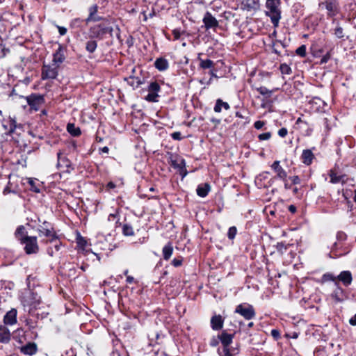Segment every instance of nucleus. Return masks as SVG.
<instances>
[{
    "label": "nucleus",
    "mask_w": 356,
    "mask_h": 356,
    "mask_svg": "<svg viewBox=\"0 0 356 356\" xmlns=\"http://www.w3.org/2000/svg\"><path fill=\"white\" fill-rule=\"evenodd\" d=\"M281 0H266L265 15L270 17L271 23L275 28L279 26L281 14Z\"/></svg>",
    "instance_id": "nucleus-1"
},
{
    "label": "nucleus",
    "mask_w": 356,
    "mask_h": 356,
    "mask_svg": "<svg viewBox=\"0 0 356 356\" xmlns=\"http://www.w3.org/2000/svg\"><path fill=\"white\" fill-rule=\"evenodd\" d=\"M35 229L38 232L40 237L45 236L49 238L48 240L43 241L44 243H52L54 241L57 239V234L54 230V227L47 220H43L42 224H40L38 225V227H35Z\"/></svg>",
    "instance_id": "nucleus-2"
},
{
    "label": "nucleus",
    "mask_w": 356,
    "mask_h": 356,
    "mask_svg": "<svg viewBox=\"0 0 356 356\" xmlns=\"http://www.w3.org/2000/svg\"><path fill=\"white\" fill-rule=\"evenodd\" d=\"M113 29L106 22L91 26L89 29V37L91 39L96 38L103 40L106 34L108 33L113 36Z\"/></svg>",
    "instance_id": "nucleus-3"
},
{
    "label": "nucleus",
    "mask_w": 356,
    "mask_h": 356,
    "mask_svg": "<svg viewBox=\"0 0 356 356\" xmlns=\"http://www.w3.org/2000/svg\"><path fill=\"white\" fill-rule=\"evenodd\" d=\"M24 245V250L26 254H35L39 252V245L38 243V238L35 236H29L22 239L20 242Z\"/></svg>",
    "instance_id": "nucleus-4"
},
{
    "label": "nucleus",
    "mask_w": 356,
    "mask_h": 356,
    "mask_svg": "<svg viewBox=\"0 0 356 356\" xmlns=\"http://www.w3.org/2000/svg\"><path fill=\"white\" fill-rule=\"evenodd\" d=\"M0 122L1 126V129H0V131H3L6 134L13 135L16 134L18 135L19 134L17 131L18 129H22V127L20 126H17L15 120L11 117H8L6 118H3Z\"/></svg>",
    "instance_id": "nucleus-5"
},
{
    "label": "nucleus",
    "mask_w": 356,
    "mask_h": 356,
    "mask_svg": "<svg viewBox=\"0 0 356 356\" xmlns=\"http://www.w3.org/2000/svg\"><path fill=\"white\" fill-rule=\"evenodd\" d=\"M24 98L28 105L30 106L31 110L35 111H39L45 103L44 96L36 93H33Z\"/></svg>",
    "instance_id": "nucleus-6"
},
{
    "label": "nucleus",
    "mask_w": 356,
    "mask_h": 356,
    "mask_svg": "<svg viewBox=\"0 0 356 356\" xmlns=\"http://www.w3.org/2000/svg\"><path fill=\"white\" fill-rule=\"evenodd\" d=\"M235 313L239 314L246 320L254 318L256 314L253 306L247 303L237 305Z\"/></svg>",
    "instance_id": "nucleus-7"
},
{
    "label": "nucleus",
    "mask_w": 356,
    "mask_h": 356,
    "mask_svg": "<svg viewBox=\"0 0 356 356\" xmlns=\"http://www.w3.org/2000/svg\"><path fill=\"white\" fill-rule=\"evenodd\" d=\"M58 66L52 63L51 65H43L42 68V79H54L58 75Z\"/></svg>",
    "instance_id": "nucleus-8"
},
{
    "label": "nucleus",
    "mask_w": 356,
    "mask_h": 356,
    "mask_svg": "<svg viewBox=\"0 0 356 356\" xmlns=\"http://www.w3.org/2000/svg\"><path fill=\"white\" fill-rule=\"evenodd\" d=\"M329 176L330 177V182L336 184L341 183L345 184L348 181V177L346 174L339 172L336 168L330 170Z\"/></svg>",
    "instance_id": "nucleus-9"
},
{
    "label": "nucleus",
    "mask_w": 356,
    "mask_h": 356,
    "mask_svg": "<svg viewBox=\"0 0 356 356\" xmlns=\"http://www.w3.org/2000/svg\"><path fill=\"white\" fill-rule=\"evenodd\" d=\"M24 307H29V310L35 309L40 303V298L37 294L30 293L22 301Z\"/></svg>",
    "instance_id": "nucleus-10"
},
{
    "label": "nucleus",
    "mask_w": 356,
    "mask_h": 356,
    "mask_svg": "<svg viewBox=\"0 0 356 356\" xmlns=\"http://www.w3.org/2000/svg\"><path fill=\"white\" fill-rule=\"evenodd\" d=\"M324 6L327 10L328 17H334L339 12V8L337 3L334 0H326L324 2L319 3V6Z\"/></svg>",
    "instance_id": "nucleus-11"
},
{
    "label": "nucleus",
    "mask_w": 356,
    "mask_h": 356,
    "mask_svg": "<svg viewBox=\"0 0 356 356\" xmlns=\"http://www.w3.org/2000/svg\"><path fill=\"white\" fill-rule=\"evenodd\" d=\"M98 9L99 6L97 4H94L88 8V16L85 19L86 24L104 19L102 17L97 15Z\"/></svg>",
    "instance_id": "nucleus-12"
},
{
    "label": "nucleus",
    "mask_w": 356,
    "mask_h": 356,
    "mask_svg": "<svg viewBox=\"0 0 356 356\" xmlns=\"http://www.w3.org/2000/svg\"><path fill=\"white\" fill-rule=\"evenodd\" d=\"M202 22L207 30L217 28L219 25L218 21L209 12L204 14Z\"/></svg>",
    "instance_id": "nucleus-13"
},
{
    "label": "nucleus",
    "mask_w": 356,
    "mask_h": 356,
    "mask_svg": "<svg viewBox=\"0 0 356 356\" xmlns=\"http://www.w3.org/2000/svg\"><path fill=\"white\" fill-rule=\"evenodd\" d=\"M65 49L61 45H58V48L53 54L52 62L54 65H59L64 62L65 59Z\"/></svg>",
    "instance_id": "nucleus-14"
},
{
    "label": "nucleus",
    "mask_w": 356,
    "mask_h": 356,
    "mask_svg": "<svg viewBox=\"0 0 356 356\" xmlns=\"http://www.w3.org/2000/svg\"><path fill=\"white\" fill-rule=\"evenodd\" d=\"M241 6L244 10L255 11L260 7L259 0H243Z\"/></svg>",
    "instance_id": "nucleus-15"
},
{
    "label": "nucleus",
    "mask_w": 356,
    "mask_h": 356,
    "mask_svg": "<svg viewBox=\"0 0 356 356\" xmlns=\"http://www.w3.org/2000/svg\"><path fill=\"white\" fill-rule=\"evenodd\" d=\"M57 168L60 170L63 168H66V171H67L68 168H70L71 166L70 161L66 156H64L61 152H58L57 153Z\"/></svg>",
    "instance_id": "nucleus-16"
},
{
    "label": "nucleus",
    "mask_w": 356,
    "mask_h": 356,
    "mask_svg": "<svg viewBox=\"0 0 356 356\" xmlns=\"http://www.w3.org/2000/svg\"><path fill=\"white\" fill-rule=\"evenodd\" d=\"M271 168L276 172L277 177L282 179V181H285L287 173L286 170L280 165L279 161H275L271 165Z\"/></svg>",
    "instance_id": "nucleus-17"
},
{
    "label": "nucleus",
    "mask_w": 356,
    "mask_h": 356,
    "mask_svg": "<svg viewBox=\"0 0 356 356\" xmlns=\"http://www.w3.org/2000/svg\"><path fill=\"white\" fill-rule=\"evenodd\" d=\"M337 279L341 281L346 286L350 285L353 281L352 274L349 270H344L341 272L340 274L337 277Z\"/></svg>",
    "instance_id": "nucleus-18"
},
{
    "label": "nucleus",
    "mask_w": 356,
    "mask_h": 356,
    "mask_svg": "<svg viewBox=\"0 0 356 356\" xmlns=\"http://www.w3.org/2000/svg\"><path fill=\"white\" fill-rule=\"evenodd\" d=\"M3 322L6 325H13L17 323V310L12 309L8 311L3 318Z\"/></svg>",
    "instance_id": "nucleus-19"
},
{
    "label": "nucleus",
    "mask_w": 356,
    "mask_h": 356,
    "mask_svg": "<svg viewBox=\"0 0 356 356\" xmlns=\"http://www.w3.org/2000/svg\"><path fill=\"white\" fill-rule=\"evenodd\" d=\"M10 330L5 326L0 325V343H7L10 340Z\"/></svg>",
    "instance_id": "nucleus-20"
},
{
    "label": "nucleus",
    "mask_w": 356,
    "mask_h": 356,
    "mask_svg": "<svg viewBox=\"0 0 356 356\" xmlns=\"http://www.w3.org/2000/svg\"><path fill=\"white\" fill-rule=\"evenodd\" d=\"M224 320L220 315H215L211 319V326L214 330H220L222 328Z\"/></svg>",
    "instance_id": "nucleus-21"
},
{
    "label": "nucleus",
    "mask_w": 356,
    "mask_h": 356,
    "mask_svg": "<svg viewBox=\"0 0 356 356\" xmlns=\"http://www.w3.org/2000/svg\"><path fill=\"white\" fill-rule=\"evenodd\" d=\"M314 159V155L311 149L303 150L301 155V160L304 164L309 165L312 163Z\"/></svg>",
    "instance_id": "nucleus-22"
},
{
    "label": "nucleus",
    "mask_w": 356,
    "mask_h": 356,
    "mask_svg": "<svg viewBox=\"0 0 356 356\" xmlns=\"http://www.w3.org/2000/svg\"><path fill=\"white\" fill-rule=\"evenodd\" d=\"M337 288L331 294V297L335 302H339L343 300V290L339 286V282H336Z\"/></svg>",
    "instance_id": "nucleus-23"
},
{
    "label": "nucleus",
    "mask_w": 356,
    "mask_h": 356,
    "mask_svg": "<svg viewBox=\"0 0 356 356\" xmlns=\"http://www.w3.org/2000/svg\"><path fill=\"white\" fill-rule=\"evenodd\" d=\"M154 66L159 71H165L169 67V63L167 59L160 57L156 59Z\"/></svg>",
    "instance_id": "nucleus-24"
},
{
    "label": "nucleus",
    "mask_w": 356,
    "mask_h": 356,
    "mask_svg": "<svg viewBox=\"0 0 356 356\" xmlns=\"http://www.w3.org/2000/svg\"><path fill=\"white\" fill-rule=\"evenodd\" d=\"M38 348L35 343H29L24 346L22 347L21 352L24 355H33L36 353Z\"/></svg>",
    "instance_id": "nucleus-25"
},
{
    "label": "nucleus",
    "mask_w": 356,
    "mask_h": 356,
    "mask_svg": "<svg viewBox=\"0 0 356 356\" xmlns=\"http://www.w3.org/2000/svg\"><path fill=\"white\" fill-rule=\"evenodd\" d=\"M233 337V334H228L225 332H222V334L218 336L219 339L220 340L224 348H228V346L232 342Z\"/></svg>",
    "instance_id": "nucleus-26"
},
{
    "label": "nucleus",
    "mask_w": 356,
    "mask_h": 356,
    "mask_svg": "<svg viewBox=\"0 0 356 356\" xmlns=\"http://www.w3.org/2000/svg\"><path fill=\"white\" fill-rule=\"evenodd\" d=\"M211 186L207 183L200 184L196 190L197 194L198 196L201 197H204L208 195V193L209 192Z\"/></svg>",
    "instance_id": "nucleus-27"
},
{
    "label": "nucleus",
    "mask_w": 356,
    "mask_h": 356,
    "mask_svg": "<svg viewBox=\"0 0 356 356\" xmlns=\"http://www.w3.org/2000/svg\"><path fill=\"white\" fill-rule=\"evenodd\" d=\"M14 234L15 238L19 241V243L22 241V238L29 236L27 235L26 229L24 225L18 226Z\"/></svg>",
    "instance_id": "nucleus-28"
},
{
    "label": "nucleus",
    "mask_w": 356,
    "mask_h": 356,
    "mask_svg": "<svg viewBox=\"0 0 356 356\" xmlns=\"http://www.w3.org/2000/svg\"><path fill=\"white\" fill-rule=\"evenodd\" d=\"M222 108L225 110H229L230 108V106L227 102H223L221 99H218L213 108L214 111L220 113Z\"/></svg>",
    "instance_id": "nucleus-29"
},
{
    "label": "nucleus",
    "mask_w": 356,
    "mask_h": 356,
    "mask_svg": "<svg viewBox=\"0 0 356 356\" xmlns=\"http://www.w3.org/2000/svg\"><path fill=\"white\" fill-rule=\"evenodd\" d=\"M163 259L166 261L169 260L173 253V247L170 243L165 245L162 250Z\"/></svg>",
    "instance_id": "nucleus-30"
},
{
    "label": "nucleus",
    "mask_w": 356,
    "mask_h": 356,
    "mask_svg": "<svg viewBox=\"0 0 356 356\" xmlns=\"http://www.w3.org/2000/svg\"><path fill=\"white\" fill-rule=\"evenodd\" d=\"M256 90L263 96H264L266 98H268L271 97L273 92L278 90L277 88H273L272 90L268 89L266 87L261 86L259 88H257Z\"/></svg>",
    "instance_id": "nucleus-31"
},
{
    "label": "nucleus",
    "mask_w": 356,
    "mask_h": 356,
    "mask_svg": "<svg viewBox=\"0 0 356 356\" xmlns=\"http://www.w3.org/2000/svg\"><path fill=\"white\" fill-rule=\"evenodd\" d=\"M67 130L72 136L76 137L81 134V130L79 127H76L75 124L72 123H69L67 124Z\"/></svg>",
    "instance_id": "nucleus-32"
},
{
    "label": "nucleus",
    "mask_w": 356,
    "mask_h": 356,
    "mask_svg": "<svg viewBox=\"0 0 356 356\" xmlns=\"http://www.w3.org/2000/svg\"><path fill=\"white\" fill-rule=\"evenodd\" d=\"M200 66L202 69H210V68H213L214 67L213 61L210 59H206V60L200 59Z\"/></svg>",
    "instance_id": "nucleus-33"
},
{
    "label": "nucleus",
    "mask_w": 356,
    "mask_h": 356,
    "mask_svg": "<svg viewBox=\"0 0 356 356\" xmlns=\"http://www.w3.org/2000/svg\"><path fill=\"white\" fill-rule=\"evenodd\" d=\"M97 47V43L95 40H88L86 44V49L89 53H93L95 51Z\"/></svg>",
    "instance_id": "nucleus-34"
},
{
    "label": "nucleus",
    "mask_w": 356,
    "mask_h": 356,
    "mask_svg": "<svg viewBox=\"0 0 356 356\" xmlns=\"http://www.w3.org/2000/svg\"><path fill=\"white\" fill-rule=\"evenodd\" d=\"M160 90V86L156 81L151 82L148 86V92L158 94Z\"/></svg>",
    "instance_id": "nucleus-35"
},
{
    "label": "nucleus",
    "mask_w": 356,
    "mask_h": 356,
    "mask_svg": "<svg viewBox=\"0 0 356 356\" xmlns=\"http://www.w3.org/2000/svg\"><path fill=\"white\" fill-rule=\"evenodd\" d=\"M336 280L337 277H335L333 274L330 273H327L323 275L321 277V283H325L329 281H333L336 282Z\"/></svg>",
    "instance_id": "nucleus-36"
},
{
    "label": "nucleus",
    "mask_w": 356,
    "mask_h": 356,
    "mask_svg": "<svg viewBox=\"0 0 356 356\" xmlns=\"http://www.w3.org/2000/svg\"><path fill=\"white\" fill-rule=\"evenodd\" d=\"M122 232L125 236H133L134 234L133 227L129 224H124L123 225Z\"/></svg>",
    "instance_id": "nucleus-37"
},
{
    "label": "nucleus",
    "mask_w": 356,
    "mask_h": 356,
    "mask_svg": "<svg viewBox=\"0 0 356 356\" xmlns=\"http://www.w3.org/2000/svg\"><path fill=\"white\" fill-rule=\"evenodd\" d=\"M76 240L77 246L81 249H84V248L87 243V241H86V239L79 234L76 236Z\"/></svg>",
    "instance_id": "nucleus-38"
},
{
    "label": "nucleus",
    "mask_w": 356,
    "mask_h": 356,
    "mask_svg": "<svg viewBox=\"0 0 356 356\" xmlns=\"http://www.w3.org/2000/svg\"><path fill=\"white\" fill-rule=\"evenodd\" d=\"M17 193L16 190L13 188V185L10 183V181H9L7 186L4 188V189L3 191V194L4 195H6L9 193Z\"/></svg>",
    "instance_id": "nucleus-39"
},
{
    "label": "nucleus",
    "mask_w": 356,
    "mask_h": 356,
    "mask_svg": "<svg viewBox=\"0 0 356 356\" xmlns=\"http://www.w3.org/2000/svg\"><path fill=\"white\" fill-rule=\"evenodd\" d=\"M280 70L282 74H290L292 72L291 68L286 63L281 64Z\"/></svg>",
    "instance_id": "nucleus-40"
},
{
    "label": "nucleus",
    "mask_w": 356,
    "mask_h": 356,
    "mask_svg": "<svg viewBox=\"0 0 356 356\" xmlns=\"http://www.w3.org/2000/svg\"><path fill=\"white\" fill-rule=\"evenodd\" d=\"M28 221L29 222L26 224L27 226L30 227L33 229H35L37 222L38 223V225H40V224H42V222L39 217H37V219H35V220H33V219L29 220L28 219Z\"/></svg>",
    "instance_id": "nucleus-41"
},
{
    "label": "nucleus",
    "mask_w": 356,
    "mask_h": 356,
    "mask_svg": "<svg viewBox=\"0 0 356 356\" xmlns=\"http://www.w3.org/2000/svg\"><path fill=\"white\" fill-rule=\"evenodd\" d=\"M158 97H159L158 94L149 92V93L147 94V95L145 97V100H147L149 102H157Z\"/></svg>",
    "instance_id": "nucleus-42"
},
{
    "label": "nucleus",
    "mask_w": 356,
    "mask_h": 356,
    "mask_svg": "<svg viewBox=\"0 0 356 356\" xmlns=\"http://www.w3.org/2000/svg\"><path fill=\"white\" fill-rule=\"evenodd\" d=\"M28 183L31 186V190L35 192L39 193L40 188L35 185V181L32 178L28 179Z\"/></svg>",
    "instance_id": "nucleus-43"
},
{
    "label": "nucleus",
    "mask_w": 356,
    "mask_h": 356,
    "mask_svg": "<svg viewBox=\"0 0 356 356\" xmlns=\"http://www.w3.org/2000/svg\"><path fill=\"white\" fill-rule=\"evenodd\" d=\"M237 233L236 227L233 226L229 228L228 232H227V236L229 239L232 240L235 238L236 234Z\"/></svg>",
    "instance_id": "nucleus-44"
},
{
    "label": "nucleus",
    "mask_w": 356,
    "mask_h": 356,
    "mask_svg": "<svg viewBox=\"0 0 356 356\" xmlns=\"http://www.w3.org/2000/svg\"><path fill=\"white\" fill-rule=\"evenodd\" d=\"M334 34L337 38H342L344 36L343 29L341 26H338L335 28Z\"/></svg>",
    "instance_id": "nucleus-45"
},
{
    "label": "nucleus",
    "mask_w": 356,
    "mask_h": 356,
    "mask_svg": "<svg viewBox=\"0 0 356 356\" xmlns=\"http://www.w3.org/2000/svg\"><path fill=\"white\" fill-rule=\"evenodd\" d=\"M296 53L301 56V57H305L306 56V47L305 45H301L300 47H299L296 51Z\"/></svg>",
    "instance_id": "nucleus-46"
},
{
    "label": "nucleus",
    "mask_w": 356,
    "mask_h": 356,
    "mask_svg": "<svg viewBox=\"0 0 356 356\" xmlns=\"http://www.w3.org/2000/svg\"><path fill=\"white\" fill-rule=\"evenodd\" d=\"M270 137H271L270 132L261 134L258 136V138L260 140H269L270 138Z\"/></svg>",
    "instance_id": "nucleus-47"
},
{
    "label": "nucleus",
    "mask_w": 356,
    "mask_h": 356,
    "mask_svg": "<svg viewBox=\"0 0 356 356\" xmlns=\"http://www.w3.org/2000/svg\"><path fill=\"white\" fill-rule=\"evenodd\" d=\"M182 261H183L182 258H181V259L175 258V259H173V260L172 261V264L175 267H179V266H181V264H182Z\"/></svg>",
    "instance_id": "nucleus-48"
},
{
    "label": "nucleus",
    "mask_w": 356,
    "mask_h": 356,
    "mask_svg": "<svg viewBox=\"0 0 356 356\" xmlns=\"http://www.w3.org/2000/svg\"><path fill=\"white\" fill-rule=\"evenodd\" d=\"M310 104H318L319 106H321V104H324V102L318 98V97H314L311 101H310Z\"/></svg>",
    "instance_id": "nucleus-49"
},
{
    "label": "nucleus",
    "mask_w": 356,
    "mask_h": 356,
    "mask_svg": "<svg viewBox=\"0 0 356 356\" xmlns=\"http://www.w3.org/2000/svg\"><path fill=\"white\" fill-rule=\"evenodd\" d=\"M271 336L275 339H280V332L277 329H273L271 330Z\"/></svg>",
    "instance_id": "nucleus-50"
},
{
    "label": "nucleus",
    "mask_w": 356,
    "mask_h": 356,
    "mask_svg": "<svg viewBox=\"0 0 356 356\" xmlns=\"http://www.w3.org/2000/svg\"><path fill=\"white\" fill-rule=\"evenodd\" d=\"M83 21L80 18H75L72 20L71 26H79Z\"/></svg>",
    "instance_id": "nucleus-51"
},
{
    "label": "nucleus",
    "mask_w": 356,
    "mask_h": 356,
    "mask_svg": "<svg viewBox=\"0 0 356 356\" xmlns=\"http://www.w3.org/2000/svg\"><path fill=\"white\" fill-rule=\"evenodd\" d=\"M172 35L174 36L175 40H179L181 35V32L179 29H174L172 31Z\"/></svg>",
    "instance_id": "nucleus-52"
},
{
    "label": "nucleus",
    "mask_w": 356,
    "mask_h": 356,
    "mask_svg": "<svg viewBox=\"0 0 356 356\" xmlns=\"http://www.w3.org/2000/svg\"><path fill=\"white\" fill-rule=\"evenodd\" d=\"M288 134V131L286 128L283 127V128H281L279 131H278V135L282 137V138H284Z\"/></svg>",
    "instance_id": "nucleus-53"
},
{
    "label": "nucleus",
    "mask_w": 356,
    "mask_h": 356,
    "mask_svg": "<svg viewBox=\"0 0 356 356\" xmlns=\"http://www.w3.org/2000/svg\"><path fill=\"white\" fill-rule=\"evenodd\" d=\"M111 356H128L125 353H120L118 350H113Z\"/></svg>",
    "instance_id": "nucleus-54"
},
{
    "label": "nucleus",
    "mask_w": 356,
    "mask_h": 356,
    "mask_svg": "<svg viewBox=\"0 0 356 356\" xmlns=\"http://www.w3.org/2000/svg\"><path fill=\"white\" fill-rule=\"evenodd\" d=\"M265 124L264 122L263 121H256L254 124V127L256 129H260L263 127V126Z\"/></svg>",
    "instance_id": "nucleus-55"
},
{
    "label": "nucleus",
    "mask_w": 356,
    "mask_h": 356,
    "mask_svg": "<svg viewBox=\"0 0 356 356\" xmlns=\"http://www.w3.org/2000/svg\"><path fill=\"white\" fill-rule=\"evenodd\" d=\"M172 136V138L174 139V140H181L182 137H181V134L180 132L179 131H177V132H174L171 134Z\"/></svg>",
    "instance_id": "nucleus-56"
},
{
    "label": "nucleus",
    "mask_w": 356,
    "mask_h": 356,
    "mask_svg": "<svg viewBox=\"0 0 356 356\" xmlns=\"http://www.w3.org/2000/svg\"><path fill=\"white\" fill-rule=\"evenodd\" d=\"M293 184H299L300 183V179L298 176H293L289 177Z\"/></svg>",
    "instance_id": "nucleus-57"
},
{
    "label": "nucleus",
    "mask_w": 356,
    "mask_h": 356,
    "mask_svg": "<svg viewBox=\"0 0 356 356\" xmlns=\"http://www.w3.org/2000/svg\"><path fill=\"white\" fill-rule=\"evenodd\" d=\"M59 34L60 35H64L67 33V29L63 26H57Z\"/></svg>",
    "instance_id": "nucleus-58"
},
{
    "label": "nucleus",
    "mask_w": 356,
    "mask_h": 356,
    "mask_svg": "<svg viewBox=\"0 0 356 356\" xmlns=\"http://www.w3.org/2000/svg\"><path fill=\"white\" fill-rule=\"evenodd\" d=\"M53 242H56V244L54 245V249L56 252L60 250V248L61 246V243L58 241V238L56 241H54Z\"/></svg>",
    "instance_id": "nucleus-59"
},
{
    "label": "nucleus",
    "mask_w": 356,
    "mask_h": 356,
    "mask_svg": "<svg viewBox=\"0 0 356 356\" xmlns=\"http://www.w3.org/2000/svg\"><path fill=\"white\" fill-rule=\"evenodd\" d=\"M330 58V56L329 54H325L321 58V63H326L329 60Z\"/></svg>",
    "instance_id": "nucleus-60"
},
{
    "label": "nucleus",
    "mask_w": 356,
    "mask_h": 356,
    "mask_svg": "<svg viewBox=\"0 0 356 356\" xmlns=\"http://www.w3.org/2000/svg\"><path fill=\"white\" fill-rule=\"evenodd\" d=\"M277 248L279 251H282L283 249L286 250V246L283 243H278Z\"/></svg>",
    "instance_id": "nucleus-61"
},
{
    "label": "nucleus",
    "mask_w": 356,
    "mask_h": 356,
    "mask_svg": "<svg viewBox=\"0 0 356 356\" xmlns=\"http://www.w3.org/2000/svg\"><path fill=\"white\" fill-rule=\"evenodd\" d=\"M349 323L353 326H356V314L350 318Z\"/></svg>",
    "instance_id": "nucleus-62"
},
{
    "label": "nucleus",
    "mask_w": 356,
    "mask_h": 356,
    "mask_svg": "<svg viewBox=\"0 0 356 356\" xmlns=\"http://www.w3.org/2000/svg\"><path fill=\"white\" fill-rule=\"evenodd\" d=\"M62 356H75V354L72 349L67 350L65 354H63Z\"/></svg>",
    "instance_id": "nucleus-63"
},
{
    "label": "nucleus",
    "mask_w": 356,
    "mask_h": 356,
    "mask_svg": "<svg viewBox=\"0 0 356 356\" xmlns=\"http://www.w3.org/2000/svg\"><path fill=\"white\" fill-rule=\"evenodd\" d=\"M223 356H233L228 348H223Z\"/></svg>",
    "instance_id": "nucleus-64"
}]
</instances>
